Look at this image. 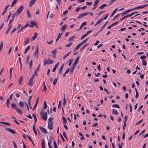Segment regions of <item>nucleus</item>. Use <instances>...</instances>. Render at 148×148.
Here are the masks:
<instances>
[{
    "mask_svg": "<svg viewBox=\"0 0 148 148\" xmlns=\"http://www.w3.org/2000/svg\"><path fill=\"white\" fill-rule=\"evenodd\" d=\"M40 130L43 132H44L45 134H46L48 133L47 131L46 130L44 127L40 126L39 127Z\"/></svg>",
    "mask_w": 148,
    "mask_h": 148,
    "instance_id": "0eeeda50",
    "label": "nucleus"
},
{
    "mask_svg": "<svg viewBox=\"0 0 148 148\" xmlns=\"http://www.w3.org/2000/svg\"><path fill=\"white\" fill-rule=\"evenodd\" d=\"M65 94H64V98H63L64 101H63V104L64 106L66 104V99L65 97Z\"/></svg>",
    "mask_w": 148,
    "mask_h": 148,
    "instance_id": "f704fd0d",
    "label": "nucleus"
},
{
    "mask_svg": "<svg viewBox=\"0 0 148 148\" xmlns=\"http://www.w3.org/2000/svg\"><path fill=\"white\" fill-rule=\"evenodd\" d=\"M86 24H87V23L86 22H84V23H82V25L80 26L79 28L77 30H79L81 29L84 26L86 25Z\"/></svg>",
    "mask_w": 148,
    "mask_h": 148,
    "instance_id": "9b49d317",
    "label": "nucleus"
},
{
    "mask_svg": "<svg viewBox=\"0 0 148 148\" xmlns=\"http://www.w3.org/2000/svg\"><path fill=\"white\" fill-rule=\"evenodd\" d=\"M75 37V36H72L69 39V40L70 41H72L73 40V39Z\"/></svg>",
    "mask_w": 148,
    "mask_h": 148,
    "instance_id": "3c124183",
    "label": "nucleus"
},
{
    "mask_svg": "<svg viewBox=\"0 0 148 148\" xmlns=\"http://www.w3.org/2000/svg\"><path fill=\"white\" fill-rule=\"evenodd\" d=\"M11 106L12 108L14 109L15 110L17 108V106L14 103H13L11 104Z\"/></svg>",
    "mask_w": 148,
    "mask_h": 148,
    "instance_id": "412c9836",
    "label": "nucleus"
},
{
    "mask_svg": "<svg viewBox=\"0 0 148 148\" xmlns=\"http://www.w3.org/2000/svg\"><path fill=\"white\" fill-rule=\"evenodd\" d=\"M72 42H71L70 43H69V44H67L66 45V47H69L70 46H71L72 45Z\"/></svg>",
    "mask_w": 148,
    "mask_h": 148,
    "instance_id": "774afa93",
    "label": "nucleus"
},
{
    "mask_svg": "<svg viewBox=\"0 0 148 148\" xmlns=\"http://www.w3.org/2000/svg\"><path fill=\"white\" fill-rule=\"evenodd\" d=\"M57 50L56 49H55L54 50L52 51L51 52L53 54H56L57 52Z\"/></svg>",
    "mask_w": 148,
    "mask_h": 148,
    "instance_id": "8fccbe9b",
    "label": "nucleus"
},
{
    "mask_svg": "<svg viewBox=\"0 0 148 148\" xmlns=\"http://www.w3.org/2000/svg\"><path fill=\"white\" fill-rule=\"evenodd\" d=\"M70 53V52H69L68 53L65 55L63 57V59H64L66 58V57L69 56Z\"/></svg>",
    "mask_w": 148,
    "mask_h": 148,
    "instance_id": "13d9d810",
    "label": "nucleus"
},
{
    "mask_svg": "<svg viewBox=\"0 0 148 148\" xmlns=\"http://www.w3.org/2000/svg\"><path fill=\"white\" fill-rule=\"evenodd\" d=\"M43 84L44 85V88L42 90L43 91H45V92H46L47 90V88L45 86V82H43Z\"/></svg>",
    "mask_w": 148,
    "mask_h": 148,
    "instance_id": "5701e85b",
    "label": "nucleus"
},
{
    "mask_svg": "<svg viewBox=\"0 0 148 148\" xmlns=\"http://www.w3.org/2000/svg\"><path fill=\"white\" fill-rule=\"evenodd\" d=\"M118 10V8H116L115 9L113 12L112 13V14L111 15V17H112L113 16L114 14L115 13V12L117 11V10Z\"/></svg>",
    "mask_w": 148,
    "mask_h": 148,
    "instance_id": "09e8293b",
    "label": "nucleus"
},
{
    "mask_svg": "<svg viewBox=\"0 0 148 148\" xmlns=\"http://www.w3.org/2000/svg\"><path fill=\"white\" fill-rule=\"evenodd\" d=\"M27 104H28V106H29V108L32 109V107L31 106V101H28Z\"/></svg>",
    "mask_w": 148,
    "mask_h": 148,
    "instance_id": "6e6d98bb",
    "label": "nucleus"
},
{
    "mask_svg": "<svg viewBox=\"0 0 148 148\" xmlns=\"http://www.w3.org/2000/svg\"><path fill=\"white\" fill-rule=\"evenodd\" d=\"M62 120L63 121V123L64 124H66V123L67 122V121H66V119L65 118H64V117L63 116L62 117Z\"/></svg>",
    "mask_w": 148,
    "mask_h": 148,
    "instance_id": "ea45409f",
    "label": "nucleus"
},
{
    "mask_svg": "<svg viewBox=\"0 0 148 148\" xmlns=\"http://www.w3.org/2000/svg\"><path fill=\"white\" fill-rule=\"evenodd\" d=\"M23 76H21L19 78L18 82V84L19 85L21 84H22V81L23 79Z\"/></svg>",
    "mask_w": 148,
    "mask_h": 148,
    "instance_id": "aec40b11",
    "label": "nucleus"
},
{
    "mask_svg": "<svg viewBox=\"0 0 148 148\" xmlns=\"http://www.w3.org/2000/svg\"><path fill=\"white\" fill-rule=\"evenodd\" d=\"M0 123L3 124L7 125H11V124L9 122H6L3 121L0 122Z\"/></svg>",
    "mask_w": 148,
    "mask_h": 148,
    "instance_id": "6ab92c4d",
    "label": "nucleus"
},
{
    "mask_svg": "<svg viewBox=\"0 0 148 148\" xmlns=\"http://www.w3.org/2000/svg\"><path fill=\"white\" fill-rule=\"evenodd\" d=\"M53 142L54 148H58V147L57 146V143L56 141L55 140H53Z\"/></svg>",
    "mask_w": 148,
    "mask_h": 148,
    "instance_id": "37998d69",
    "label": "nucleus"
},
{
    "mask_svg": "<svg viewBox=\"0 0 148 148\" xmlns=\"http://www.w3.org/2000/svg\"><path fill=\"white\" fill-rule=\"evenodd\" d=\"M18 59H19V62H20V69H21V71L22 69V64L21 62V57H19L18 58Z\"/></svg>",
    "mask_w": 148,
    "mask_h": 148,
    "instance_id": "473e14b6",
    "label": "nucleus"
},
{
    "mask_svg": "<svg viewBox=\"0 0 148 148\" xmlns=\"http://www.w3.org/2000/svg\"><path fill=\"white\" fill-rule=\"evenodd\" d=\"M38 34L37 32H35L34 34V36L32 38V40H34L37 36Z\"/></svg>",
    "mask_w": 148,
    "mask_h": 148,
    "instance_id": "a878e982",
    "label": "nucleus"
},
{
    "mask_svg": "<svg viewBox=\"0 0 148 148\" xmlns=\"http://www.w3.org/2000/svg\"><path fill=\"white\" fill-rule=\"evenodd\" d=\"M39 97H38L37 98L36 103H35V105H34V107L33 108V110H34L36 108L37 106V104H38V102H39Z\"/></svg>",
    "mask_w": 148,
    "mask_h": 148,
    "instance_id": "423d86ee",
    "label": "nucleus"
},
{
    "mask_svg": "<svg viewBox=\"0 0 148 148\" xmlns=\"http://www.w3.org/2000/svg\"><path fill=\"white\" fill-rule=\"evenodd\" d=\"M32 116L34 119V123H36L37 120L36 117V116L34 114H33Z\"/></svg>",
    "mask_w": 148,
    "mask_h": 148,
    "instance_id": "7c9ffc66",
    "label": "nucleus"
},
{
    "mask_svg": "<svg viewBox=\"0 0 148 148\" xmlns=\"http://www.w3.org/2000/svg\"><path fill=\"white\" fill-rule=\"evenodd\" d=\"M73 61V59H70L69 60V64H68L69 66H70L71 65Z\"/></svg>",
    "mask_w": 148,
    "mask_h": 148,
    "instance_id": "c03bdc74",
    "label": "nucleus"
},
{
    "mask_svg": "<svg viewBox=\"0 0 148 148\" xmlns=\"http://www.w3.org/2000/svg\"><path fill=\"white\" fill-rule=\"evenodd\" d=\"M28 85H29L30 86H33V80H32L30 79L28 83Z\"/></svg>",
    "mask_w": 148,
    "mask_h": 148,
    "instance_id": "c85d7f7f",
    "label": "nucleus"
},
{
    "mask_svg": "<svg viewBox=\"0 0 148 148\" xmlns=\"http://www.w3.org/2000/svg\"><path fill=\"white\" fill-rule=\"evenodd\" d=\"M38 51H37V50H36L35 51L34 53V55L35 56H36L38 55Z\"/></svg>",
    "mask_w": 148,
    "mask_h": 148,
    "instance_id": "052dcab7",
    "label": "nucleus"
},
{
    "mask_svg": "<svg viewBox=\"0 0 148 148\" xmlns=\"http://www.w3.org/2000/svg\"><path fill=\"white\" fill-rule=\"evenodd\" d=\"M59 64V62H58L55 64V65L54 66V67L52 70V71L53 72H54L56 70V69L58 67Z\"/></svg>",
    "mask_w": 148,
    "mask_h": 148,
    "instance_id": "ddd939ff",
    "label": "nucleus"
},
{
    "mask_svg": "<svg viewBox=\"0 0 148 148\" xmlns=\"http://www.w3.org/2000/svg\"><path fill=\"white\" fill-rule=\"evenodd\" d=\"M23 8L24 7L22 5L20 6V7L17 10L16 12V16H18L19 15L23 10Z\"/></svg>",
    "mask_w": 148,
    "mask_h": 148,
    "instance_id": "7ed1b4c3",
    "label": "nucleus"
},
{
    "mask_svg": "<svg viewBox=\"0 0 148 148\" xmlns=\"http://www.w3.org/2000/svg\"><path fill=\"white\" fill-rule=\"evenodd\" d=\"M112 107L113 108H120L119 106L117 104L113 105L112 106Z\"/></svg>",
    "mask_w": 148,
    "mask_h": 148,
    "instance_id": "58836bf2",
    "label": "nucleus"
},
{
    "mask_svg": "<svg viewBox=\"0 0 148 148\" xmlns=\"http://www.w3.org/2000/svg\"><path fill=\"white\" fill-rule=\"evenodd\" d=\"M146 58V56H141L140 57V58L141 60H144V59H145Z\"/></svg>",
    "mask_w": 148,
    "mask_h": 148,
    "instance_id": "864d4df0",
    "label": "nucleus"
},
{
    "mask_svg": "<svg viewBox=\"0 0 148 148\" xmlns=\"http://www.w3.org/2000/svg\"><path fill=\"white\" fill-rule=\"evenodd\" d=\"M29 37L25 38L24 41L25 45L29 42Z\"/></svg>",
    "mask_w": 148,
    "mask_h": 148,
    "instance_id": "9d476101",
    "label": "nucleus"
},
{
    "mask_svg": "<svg viewBox=\"0 0 148 148\" xmlns=\"http://www.w3.org/2000/svg\"><path fill=\"white\" fill-rule=\"evenodd\" d=\"M112 114H113L118 115L119 114L117 110L116 109H113L112 110Z\"/></svg>",
    "mask_w": 148,
    "mask_h": 148,
    "instance_id": "a211bd4d",
    "label": "nucleus"
},
{
    "mask_svg": "<svg viewBox=\"0 0 148 148\" xmlns=\"http://www.w3.org/2000/svg\"><path fill=\"white\" fill-rule=\"evenodd\" d=\"M130 17V15H129V14H127V15H126V16H124L121 19L120 21H121L124 20L125 18H126Z\"/></svg>",
    "mask_w": 148,
    "mask_h": 148,
    "instance_id": "e433bc0d",
    "label": "nucleus"
},
{
    "mask_svg": "<svg viewBox=\"0 0 148 148\" xmlns=\"http://www.w3.org/2000/svg\"><path fill=\"white\" fill-rule=\"evenodd\" d=\"M18 0H14L11 5V6L12 7L15 4Z\"/></svg>",
    "mask_w": 148,
    "mask_h": 148,
    "instance_id": "b1692460",
    "label": "nucleus"
},
{
    "mask_svg": "<svg viewBox=\"0 0 148 148\" xmlns=\"http://www.w3.org/2000/svg\"><path fill=\"white\" fill-rule=\"evenodd\" d=\"M30 48V46H28L25 49V51H24V53L25 54L27 51Z\"/></svg>",
    "mask_w": 148,
    "mask_h": 148,
    "instance_id": "4c0bfd02",
    "label": "nucleus"
},
{
    "mask_svg": "<svg viewBox=\"0 0 148 148\" xmlns=\"http://www.w3.org/2000/svg\"><path fill=\"white\" fill-rule=\"evenodd\" d=\"M12 143H13L14 147L15 148H17V146L16 145V144L15 143V142L14 141H13Z\"/></svg>",
    "mask_w": 148,
    "mask_h": 148,
    "instance_id": "0e129e2a",
    "label": "nucleus"
},
{
    "mask_svg": "<svg viewBox=\"0 0 148 148\" xmlns=\"http://www.w3.org/2000/svg\"><path fill=\"white\" fill-rule=\"evenodd\" d=\"M107 6V4H102L99 7V8L100 9H103V8L106 6Z\"/></svg>",
    "mask_w": 148,
    "mask_h": 148,
    "instance_id": "cd10ccee",
    "label": "nucleus"
},
{
    "mask_svg": "<svg viewBox=\"0 0 148 148\" xmlns=\"http://www.w3.org/2000/svg\"><path fill=\"white\" fill-rule=\"evenodd\" d=\"M19 104L21 108H23L24 103L22 102L21 101H19Z\"/></svg>",
    "mask_w": 148,
    "mask_h": 148,
    "instance_id": "2f4dec72",
    "label": "nucleus"
},
{
    "mask_svg": "<svg viewBox=\"0 0 148 148\" xmlns=\"http://www.w3.org/2000/svg\"><path fill=\"white\" fill-rule=\"evenodd\" d=\"M103 19L102 18H101L99 21H98L94 25L95 26L99 24L100 23L103 21Z\"/></svg>",
    "mask_w": 148,
    "mask_h": 148,
    "instance_id": "bb28decb",
    "label": "nucleus"
},
{
    "mask_svg": "<svg viewBox=\"0 0 148 148\" xmlns=\"http://www.w3.org/2000/svg\"><path fill=\"white\" fill-rule=\"evenodd\" d=\"M36 0H32L29 2V6L31 7L35 3Z\"/></svg>",
    "mask_w": 148,
    "mask_h": 148,
    "instance_id": "f3484780",
    "label": "nucleus"
},
{
    "mask_svg": "<svg viewBox=\"0 0 148 148\" xmlns=\"http://www.w3.org/2000/svg\"><path fill=\"white\" fill-rule=\"evenodd\" d=\"M75 67V66H73V65H72V68H71V70H70V71L69 72L70 73H73V70H74V68Z\"/></svg>",
    "mask_w": 148,
    "mask_h": 148,
    "instance_id": "79ce46f5",
    "label": "nucleus"
},
{
    "mask_svg": "<svg viewBox=\"0 0 148 148\" xmlns=\"http://www.w3.org/2000/svg\"><path fill=\"white\" fill-rule=\"evenodd\" d=\"M9 5H6V6L5 7L4 10L2 13V15H3L4 14H5L6 13L7 10V9H8V7H9Z\"/></svg>",
    "mask_w": 148,
    "mask_h": 148,
    "instance_id": "f8f14e48",
    "label": "nucleus"
},
{
    "mask_svg": "<svg viewBox=\"0 0 148 148\" xmlns=\"http://www.w3.org/2000/svg\"><path fill=\"white\" fill-rule=\"evenodd\" d=\"M53 119V118L52 117H50L48 119L49 122H53L52 120Z\"/></svg>",
    "mask_w": 148,
    "mask_h": 148,
    "instance_id": "338daca9",
    "label": "nucleus"
},
{
    "mask_svg": "<svg viewBox=\"0 0 148 148\" xmlns=\"http://www.w3.org/2000/svg\"><path fill=\"white\" fill-rule=\"evenodd\" d=\"M30 23L33 25H34L35 26H36V27L37 28H38V27L37 26H36V23L34 22V21H32V22H31V23Z\"/></svg>",
    "mask_w": 148,
    "mask_h": 148,
    "instance_id": "603ef678",
    "label": "nucleus"
},
{
    "mask_svg": "<svg viewBox=\"0 0 148 148\" xmlns=\"http://www.w3.org/2000/svg\"><path fill=\"white\" fill-rule=\"evenodd\" d=\"M27 16L29 18H30L31 17V16L30 14V13L28 10H27Z\"/></svg>",
    "mask_w": 148,
    "mask_h": 148,
    "instance_id": "a19ab883",
    "label": "nucleus"
},
{
    "mask_svg": "<svg viewBox=\"0 0 148 148\" xmlns=\"http://www.w3.org/2000/svg\"><path fill=\"white\" fill-rule=\"evenodd\" d=\"M63 34V33H60L58 35L57 38H59V39L61 38V36L62 34Z\"/></svg>",
    "mask_w": 148,
    "mask_h": 148,
    "instance_id": "e2e57ef3",
    "label": "nucleus"
},
{
    "mask_svg": "<svg viewBox=\"0 0 148 148\" xmlns=\"http://www.w3.org/2000/svg\"><path fill=\"white\" fill-rule=\"evenodd\" d=\"M54 14H52L50 15L49 17L52 19L54 18Z\"/></svg>",
    "mask_w": 148,
    "mask_h": 148,
    "instance_id": "69168bd1",
    "label": "nucleus"
},
{
    "mask_svg": "<svg viewBox=\"0 0 148 148\" xmlns=\"http://www.w3.org/2000/svg\"><path fill=\"white\" fill-rule=\"evenodd\" d=\"M64 63L60 67V70L59 71V73L60 74H61L62 73V71L63 70V68L64 66Z\"/></svg>",
    "mask_w": 148,
    "mask_h": 148,
    "instance_id": "dca6fc26",
    "label": "nucleus"
},
{
    "mask_svg": "<svg viewBox=\"0 0 148 148\" xmlns=\"http://www.w3.org/2000/svg\"><path fill=\"white\" fill-rule=\"evenodd\" d=\"M67 27V25H63L61 28V30L62 31H65V30L66 29V28Z\"/></svg>",
    "mask_w": 148,
    "mask_h": 148,
    "instance_id": "4468645a",
    "label": "nucleus"
},
{
    "mask_svg": "<svg viewBox=\"0 0 148 148\" xmlns=\"http://www.w3.org/2000/svg\"><path fill=\"white\" fill-rule=\"evenodd\" d=\"M58 77L57 78L55 79H54L53 82V84L54 85H55L56 84V82H57L58 79Z\"/></svg>",
    "mask_w": 148,
    "mask_h": 148,
    "instance_id": "a18cd8bd",
    "label": "nucleus"
},
{
    "mask_svg": "<svg viewBox=\"0 0 148 148\" xmlns=\"http://www.w3.org/2000/svg\"><path fill=\"white\" fill-rule=\"evenodd\" d=\"M129 13V12L128 11V10H126L125 11L123 12L122 13H121V14H122V16H123L124 15H125L126 14H127Z\"/></svg>",
    "mask_w": 148,
    "mask_h": 148,
    "instance_id": "c9c22d12",
    "label": "nucleus"
},
{
    "mask_svg": "<svg viewBox=\"0 0 148 148\" xmlns=\"http://www.w3.org/2000/svg\"><path fill=\"white\" fill-rule=\"evenodd\" d=\"M99 1L100 0H96L94 2V5H97L98 4Z\"/></svg>",
    "mask_w": 148,
    "mask_h": 148,
    "instance_id": "5fc2aeb1",
    "label": "nucleus"
},
{
    "mask_svg": "<svg viewBox=\"0 0 148 148\" xmlns=\"http://www.w3.org/2000/svg\"><path fill=\"white\" fill-rule=\"evenodd\" d=\"M10 103V101L9 98H8L7 99V106L8 108H9V103Z\"/></svg>",
    "mask_w": 148,
    "mask_h": 148,
    "instance_id": "72a5a7b5",
    "label": "nucleus"
},
{
    "mask_svg": "<svg viewBox=\"0 0 148 148\" xmlns=\"http://www.w3.org/2000/svg\"><path fill=\"white\" fill-rule=\"evenodd\" d=\"M53 122H49L48 125V128L50 130H52L53 128Z\"/></svg>",
    "mask_w": 148,
    "mask_h": 148,
    "instance_id": "39448f33",
    "label": "nucleus"
},
{
    "mask_svg": "<svg viewBox=\"0 0 148 148\" xmlns=\"http://www.w3.org/2000/svg\"><path fill=\"white\" fill-rule=\"evenodd\" d=\"M16 111V112H18V113L21 114H22V111L21 110L17 108L15 110Z\"/></svg>",
    "mask_w": 148,
    "mask_h": 148,
    "instance_id": "393cba45",
    "label": "nucleus"
},
{
    "mask_svg": "<svg viewBox=\"0 0 148 148\" xmlns=\"http://www.w3.org/2000/svg\"><path fill=\"white\" fill-rule=\"evenodd\" d=\"M79 56H77L75 60L74 61V63L73 64V66H75L78 63L79 60Z\"/></svg>",
    "mask_w": 148,
    "mask_h": 148,
    "instance_id": "20e7f679",
    "label": "nucleus"
},
{
    "mask_svg": "<svg viewBox=\"0 0 148 148\" xmlns=\"http://www.w3.org/2000/svg\"><path fill=\"white\" fill-rule=\"evenodd\" d=\"M83 16H84L83 14H80L79 15V16H78V17H77V18H80Z\"/></svg>",
    "mask_w": 148,
    "mask_h": 148,
    "instance_id": "680f3d73",
    "label": "nucleus"
},
{
    "mask_svg": "<svg viewBox=\"0 0 148 148\" xmlns=\"http://www.w3.org/2000/svg\"><path fill=\"white\" fill-rule=\"evenodd\" d=\"M80 47H81V46H80V45H79V44H78L77 46L75 48V50H74V51H75L76 50H77L78 49H79Z\"/></svg>",
    "mask_w": 148,
    "mask_h": 148,
    "instance_id": "de8ad7c7",
    "label": "nucleus"
},
{
    "mask_svg": "<svg viewBox=\"0 0 148 148\" xmlns=\"http://www.w3.org/2000/svg\"><path fill=\"white\" fill-rule=\"evenodd\" d=\"M40 114L41 116V118L43 120L46 121L47 119V113L43 111H41L40 112Z\"/></svg>",
    "mask_w": 148,
    "mask_h": 148,
    "instance_id": "f257e3e1",
    "label": "nucleus"
},
{
    "mask_svg": "<svg viewBox=\"0 0 148 148\" xmlns=\"http://www.w3.org/2000/svg\"><path fill=\"white\" fill-rule=\"evenodd\" d=\"M27 137L28 139L31 141V142L32 143L33 145L34 146L35 145L34 143V142H33V140H32L31 138L30 137L29 135H27Z\"/></svg>",
    "mask_w": 148,
    "mask_h": 148,
    "instance_id": "4be33fe9",
    "label": "nucleus"
},
{
    "mask_svg": "<svg viewBox=\"0 0 148 148\" xmlns=\"http://www.w3.org/2000/svg\"><path fill=\"white\" fill-rule=\"evenodd\" d=\"M53 62V60L51 59L48 60V61H47V59L45 58L44 61V66H45L46 64H51Z\"/></svg>",
    "mask_w": 148,
    "mask_h": 148,
    "instance_id": "f03ea898",
    "label": "nucleus"
},
{
    "mask_svg": "<svg viewBox=\"0 0 148 148\" xmlns=\"http://www.w3.org/2000/svg\"><path fill=\"white\" fill-rule=\"evenodd\" d=\"M142 62L143 66L147 65V63L146 62V60H142Z\"/></svg>",
    "mask_w": 148,
    "mask_h": 148,
    "instance_id": "49530a36",
    "label": "nucleus"
},
{
    "mask_svg": "<svg viewBox=\"0 0 148 148\" xmlns=\"http://www.w3.org/2000/svg\"><path fill=\"white\" fill-rule=\"evenodd\" d=\"M5 130L13 134H14L15 133V131L14 130L10 128H7L5 129Z\"/></svg>",
    "mask_w": 148,
    "mask_h": 148,
    "instance_id": "1a4fd4ad",
    "label": "nucleus"
},
{
    "mask_svg": "<svg viewBox=\"0 0 148 148\" xmlns=\"http://www.w3.org/2000/svg\"><path fill=\"white\" fill-rule=\"evenodd\" d=\"M41 146L42 148H46L45 146V142L43 139H42Z\"/></svg>",
    "mask_w": 148,
    "mask_h": 148,
    "instance_id": "2eb2a0df",
    "label": "nucleus"
},
{
    "mask_svg": "<svg viewBox=\"0 0 148 148\" xmlns=\"http://www.w3.org/2000/svg\"><path fill=\"white\" fill-rule=\"evenodd\" d=\"M3 46V43L2 41L1 42L0 45V51H1L2 48Z\"/></svg>",
    "mask_w": 148,
    "mask_h": 148,
    "instance_id": "bf43d9fd",
    "label": "nucleus"
},
{
    "mask_svg": "<svg viewBox=\"0 0 148 148\" xmlns=\"http://www.w3.org/2000/svg\"><path fill=\"white\" fill-rule=\"evenodd\" d=\"M29 25V24L28 23H27L24 26H23V25H22L21 26V28L18 31V33H19L21 31H22L23 29L27 27Z\"/></svg>",
    "mask_w": 148,
    "mask_h": 148,
    "instance_id": "6e6552de",
    "label": "nucleus"
},
{
    "mask_svg": "<svg viewBox=\"0 0 148 148\" xmlns=\"http://www.w3.org/2000/svg\"><path fill=\"white\" fill-rule=\"evenodd\" d=\"M8 26L9 27L7 29L6 31V32L5 33L6 34H7L8 33L9 31H10V29L12 27V25H8Z\"/></svg>",
    "mask_w": 148,
    "mask_h": 148,
    "instance_id": "c756f323",
    "label": "nucleus"
},
{
    "mask_svg": "<svg viewBox=\"0 0 148 148\" xmlns=\"http://www.w3.org/2000/svg\"><path fill=\"white\" fill-rule=\"evenodd\" d=\"M87 34H85L84 35H83L81 38V40H82L85 37H86L87 36Z\"/></svg>",
    "mask_w": 148,
    "mask_h": 148,
    "instance_id": "4d7b16f0",
    "label": "nucleus"
}]
</instances>
